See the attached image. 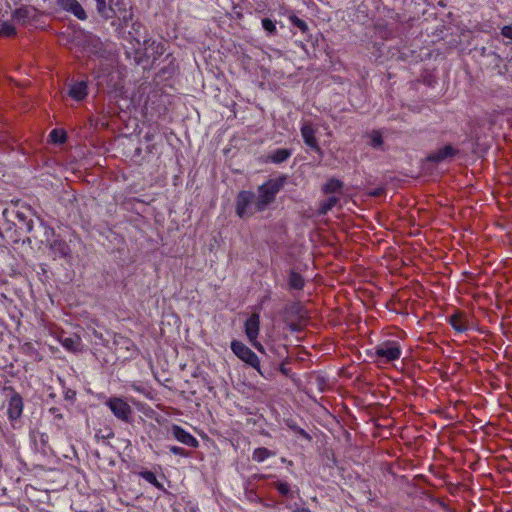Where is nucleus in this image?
<instances>
[{
  "label": "nucleus",
  "mask_w": 512,
  "mask_h": 512,
  "mask_svg": "<svg viewBox=\"0 0 512 512\" xmlns=\"http://www.w3.org/2000/svg\"><path fill=\"white\" fill-rule=\"evenodd\" d=\"M260 328V316L257 313H253L245 322L244 330L245 334L252 344V346L259 352L264 353L263 345L257 341Z\"/></svg>",
  "instance_id": "39448f33"
},
{
  "label": "nucleus",
  "mask_w": 512,
  "mask_h": 512,
  "mask_svg": "<svg viewBox=\"0 0 512 512\" xmlns=\"http://www.w3.org/2000/svg\"><path fill=\"white\" fill-rule=\"evenodd\" d=\"M57 3L63 10L72 13L78 19L87 18L85 10L77 0H57Z\"/></svg>",
  "instance_id": "f8f14e48"
},
{
  "label": "nucleus",
  "mask_w": 512,
  "mask_h": 512,
  "mask_svg": "<svg viewBox=\"0 0 512 512\" xmlns=\"http://www.w3.org/2000/svg\"><path fill=\"white\" fill-rule=\"evenodd\" d=\"M367 137L369 138V145L373 148H382L383 146V137L382 134L377 131L373 130L372 132L367 134Z\"/></svg>",
  "instance_id": "393cba45"
},
{
  "label": "nucleus",
  "mask_w": 512,
  "mask_h": 512,
  "mask_svg": "<svg viewBox=\"0 0 512 512\" xmlns=\"http://www.w3.org/2000/svg\"><path fill=\"white\" fill-rule=\"evenodd\" d=\"M169 451L175 455H179V456H182V457H188L189 456V451L185 450L184 448L182 447H178V446H169Z\"/></svg>",
  "instance_id": "2f4dec72"
},
{
  "label": "nucleus",
  "mask_w": 512,
  "mask_h": 512,
  "mask_svg": "<svg viewBox=\"0 0 512 512\" xmlns=\"http://www.w3.org/2000/svg\"><path fill=\"white\" fill-rule=\"evenodd\" d=\"M276 453L274 451H271L265 447H259V448H256L254 451H253V454H252V459L255 461V462H263L265 461L266 459L272 457V456H275Z\"/></svg>",
  "instance_id": "aec40b11"
},
{
  "label": "nucleus",
  "mask_w": 512,
  "mask_h": 512,
  "mask_svg": "<svg viewBox=\"0 0 512 512\" xmlns=\"http://www.w3.org/2000/svg\"><path fill=\"white\" fill-rule=\"evenodd\" d=\"M64 348L69 351L75 352L79 349L80 338L79 337H65L61 340Z\"/></svg>",
  "instance_id": "a878e982"
},
{
  "label": "nucleus",
  "mask_w": 512,
  "mask_h": 512,
  "mask_svg": "<svg viewBox=\"0 0 512 512\" xmlns=\"http://www.w3.org/2000/svg\"><path fill=\"white\" fill-rule=\"evenodd\" d=\"M50 138L53 143L62 144L66 141V132L64 130L53 129L50 132Z\"/></svg>",
  "instance_id": "cd10ccee"
},
{
  "label": "nucleus",
  "mask_w": 512,
  "mask_h": 512,
  "mask_svg": "<svg viewBox=\"0 0 512 512\" xmlns=\"http://www.w3.org/2000/svg\"><path fill=\"white\" fill-rule=\"evenodd\" d=\"M272 486L278 491V493L281 496L287 497V498H293V492L291 489V486L286 481H275Z\"/></svg>",
  "instance_id": "4be33fe9"
},
{
  "label": "nucleus",
  "mask_w": 512,
  "mask_h": 512,
  "mask_svg": "<svg viewBox=\"0 0 512 512\" xmlns=\"http://www.w3.org/2000/svg\"><path fill=\"white\" fill-rule=\"evenodd\" d=\"M402 350L398 341L388 340L375 347V356L378 362L390 363L401 357Z\"/></svg>",
  "instance_id": "f03ea898"
},
{
  "label": "nucleus",
  "mask_w": 512,
  "mask_h": 512,
  "mask_svg": "<svg viewBox=\"0 0 512 512\" xmlns=\"http://www.w3.org/2000/svg\"><path fill=\"white\" fill-rule=\"evenodd\" d=\"M171 433L173 437L184 445L192 448L199 446V441L188 431L177 424L171 426Z\"/></svg>",
  "instance_id": "9d476101"
},
{
  "label": "nucleus",
  "mask_w": 512,
  "mask_h": 512,
  "mask_svg": "<svg viewBox=\"0 0 512 512\" xmlns=\"http://www.w3.org/2000/svg\"><path fill=\"white\" fill-rule=\"evenodd\" d=\"M262 27L264 28V30H266L269 34H274L276 32V25L275 23L269 19V18H264L262 19Z\"/></svg>",
  "instance_id": "7c9ffc66"
},
{
  "label": "nucleus",
  "mask_w": 512,
  "mask_h": 512,
  "mask_svg": "<svg viewBox=\"0 0 512 512\" xmlns=\"http://www.w3.org/2000/svg\"><path fill=\"white\" fill-rule=\"evenodd\" d=\"M292 512H311V511L307 508L302 507V508H296Z\"/></svg>",
  "instance_id": "c9c22d12"
},
{
  "label": "nucleus",
  "mask_w": 512,
  "mask_h": 512,
  "mask_svg": "<svg viewBox=\"0 0 512 512\" xmlns=\"http://www.w3.org/2000/svg\"><path fill=\"white\" fill-rule=\"evenodd\" d=\"M285 178L269 179L267 182L258 187L257 195H255V209L264 211L271 203L274 202L276 195L283 188Z\"/></svg>",
  "instance_id": "f257e3e1"
},
{
  "label": "nucleus",
  "mask_w": 512,
  "mask_h": 512,
  "mask_svg": "<svg viewBox=\"0 0 512 512\" xmlns=\"http://www.w3.org/2000/svg\"><path fill=\"white\" fill-rule=\"evenodd\" d=\"M302 138L307 146L317 153H321V148L316 138L317 128L310 121H302L300 127Z\"/></svg>",
  "instance_id": "0eeeda50"
},
{
  "label": "nucleus",
  "mask_w": 512,
  "mask_h": 512,
  "mask_svg": "<svg viewBox=\"0 0 512 512\" xmlns=\"http://www.w3.org/2000/svg\"><path fill=\"white\" fill-rule=\"evenodd\" d=\"M456 154V150L451 145H446L437 151L431 153L427 159L428 161L439 163L449 157H453Z\"/></svg>",
  "instance_id": "2eb2a0df"
},
{
  "label": "nucleus",
  "mask_w": 512,
  "mask_h": 512,
  "mask_svg": "<svg viewBox=\"0 0 512 512\" xmlns=\"http://www.w3.org/2000/svg\"><path fill=\"white\" fill-rule=\"evenodd\" d=\"M144 50L145 56L155 61L164 53V45L159 41L148 39L144 41Z\"/></svg>",
  "instance_id": "ddd939ff"
},
{
  "label": "nucleus",
  "mask_w": 512,
  "mask_h": 512,
  "mask_svg": "<svg viewBox=\"0 0 512 512\" xmlns=\"http://www.w3.org/2000/svg\"><path fill=\"white\" fill-rule=\"evenodd\" d=\"M96 2V9L97 12L101 17L108 20L115 17V12L113 9H115L112 6L111 0L109 1V5H106V0H95Z\"/></svg>",
  "instance_id": "dca6fc26"
},
{
  "label": "nucleus",
  "mask_w": 512,
  "mask_h": 512,
  "mask_svg": "<svg viewBox=\"0 0 512 512\" xmlns=\"http://www.w3.org/2000/svg\"><path fill=\"white\" fill-rule=\"evenodd\" d=\"M449 323L457 332H464L468 328L464 314L461 312H456L451 315L449 318Z\"/></svg>",
  "instance_id": "f3484780"
},
{
  "label": "nucleus",
  "mask_w": 512,
  "mask_h": 512,
  "mask_svg": "<svg viewBox=\"0 0 512 512\" xmlns=\"http://www.w3.org/2000/svg\"><path fill=\"white\" fill-rule=\"evenodd\" d=\"M342 187H343L342 181H340L336 178H331L323 185L322 191L325 194H332V193H336V192L341 193Z\"/></svg>",
  "instance_id": "a211bd4d"
},
{
  "label": "nucleus",
  "mask_w": 512,
  "mask_h": 512,
  "mask_svg": "<svg viewBox=\"0 0 512 512\" xmlns=\"http://www.w3.org/2000/svg\"><path fill=\"white\" fill-rule=\"evenodd\" d=\"M88 94L86 81H78L70 85L68 95L76 101H82Z\"/></svg>",
  "instance_id": "4468645a"
},
{
  "label": "nucleus",
  "mask_w": 512,
  "mask_h": 512,
  "mask_svg": "<svg viewBox=\"0 0 512 512\" xmlns=\"http://www.w3.org/2000/svg\"><path fill=\"white\" fill-rule=\"evenodd\" d=\"M3 215L5 217H14L15 219H17L19 223L18 227L20 229H25L27 232H30L33 229V221L28 218L26 211H23L20 208L11 210L6 209L3 212ZM15 225L17 226L16 223Z\"/></svg>",
  "instance_id": "9b49d317"
},
{
  "label": "nucleus",
  "mask_w": 512,
  "mask_h": 512,
  "mask_svg": "<svg viewBox=\"0 0 512 512\" xmlns=\"http://www.w3.org/2000/svg\"><path fill=\"white\" fill-rule=\"evenodd\" d=\"M231 350L239 359L256 369L260 375H263L258 356L243 342L233 340L231 342Z\"/></svg>",
  "instance_id": "7ed1b4c3"
},
{
  "label": "nucleus",
  "mask_w": 512,
  "mask_h": 512,
  "mask_svg": "<svg viewBox=\"0 0 512 512\" xmlns=\"http://www.w3.org/2000/svg\"><path fill=\"white\" fill-rule=\"evenodd\" d=\"M0 35L3 37H12L16 35L15 27L8 23L4 22L0 25Z\"/></svg>",
  "instance_id": "c85d7f7f"
},
{
  "label": "nucleus",
  "mask_w": 512,
  "mask_h": 512,
  "mask_svg": "<svg viewBox=\"0 0 512 512\" xmlns=\"http://www.w3.org/2000/svg\"><path fill=\"white\" fill-rule=\"evenodd\" d=\"M9 390L11 391V396L8 401L7 414L11 421H15L22 415L24 406L23 399L21 395L15 392L12 388Z\"/></svg>",
  "instance_id": "1a4fd4ad"
},
{
  "label": "nucleus",
  "mask_w": 512,
  "mask_h": 512,
  "mask_svg": "<svg viewBox=\"0 0 512 512\" xmlns=\"http://www.w3.org/2000/svg\"><path fill=\"white\" fill-rule=\"evenodd\" d=\"M140 475L144 480L156 488H162V485L158 482L156 475L152 471H143Z\"/></svg>",
  "instance_id": "c756f323"
},
{
  "label": "nucleus",
  "mask_w": 512,
  "mask_h": 512,
  "mask_svg": "<svg viewBox=\"0 0 512 512\" xmlns=\"http://www.w3.org/2000/svg\"><path fill=\"white\" fill-rule=\"evenodd\" d=\"M255 194L251 191H241L236 197V214L242 218H248L258 212L255 209Z\"/></svg>",
  "instance_id": "20e7f679"
},
{
  "label": "nucleus",
  "mask_w": 512,
  "mask_h": 512,
  "mask_svg": "<svg viewBox=\"0 0 512 512\" xmlns=\"http://www.w3.org/2000/svg\"><path fill=\"white\" fill-rule=\"evenodd\" d=\"M112 6L115 8V17L118 18L122 27H127L128 24L133 20V10L131 7H127L125 0H111Z\"/></svg>",
  "instance_id": "6e6552de"
},
{
  "label": "nucleus",
  "mask_w": 512,
  "mask_h": 512,
  "mask_svg": "<svg viewBox=\"0 0 512 512\" xmlns=\"http://www.w3.org/2000/svg\"><path fill=\"white\" fill-rule=\"evenodd\" d=\"M288 284L291 289L302 290L305 284L304 278L301 274L291 271L288 278Z\"/></svg>",
  "instance_id": "412c9836"
},
{
  "label": "nucleus",
  "mask_w": 512,
  "mask_h": 512,
  "mask_svg": "<svg viewBox=\"0 0 512 512\" xmlns=\"http://www.w3.org/2000/svg\"><path fill=\"white\" fill-rule=\"evenodd\" d=\"M339 198L336 196H330L326 200L322 201L319 204V213L322 215L327 214L333 207L338 203Z\"/></svg>",
  "instance_id": "5701e85b"
},
{
  "label": "nucleus",
  "mask_w": 512,
  "mask_h": 512,
  "mask_svg": "<svg viewBox=\"0 0 512 512\" xmlns=\"http://www.w3.org/2000/svg\"><path fill=\"white\" fill-rule=\"evenodd\" d=\"M289 21L294 27L298 28L302 33L308 32L309 27L307 23L304 20L297 17L296 15L290 16Z\"/></svg>",
  "instance_id": "bb28decb"
},
{
  "label": "nucleus",
  "mask_w": 512,
  "mask_h": 512,
  "mask_svg": "<svg viewBox=\"0 0 512 512\" xmlns=\"http://www.w3.org/2000/svg\"><path fill=\"white\" fill-rule=\"evenodd\" d=\"M32 10L33 9L26 6L20 7L13 12L12 17L16 21L24 24L32 17Z\"/></svg>",
  "instance_id": "6ab92c4d"
},
{
  "label": "nucleus",
  "mask_w": 512,
  "mask_h": 512,
  "mask_svg": "<svg viewBox=\"0 0 512 512\" xmlns=\"http://www.w3.org/2000/svg\"><path fill=\"white\" fill-rule=\"evenodd\" d=\"M49 411H50V413H52L54 415V418H56V419H62L63 418V415L60 413L58 408L52 407V408H50Z\"/></svg>",
  "instance_id": "72a5a7b5"
},
{
  "label": "nucleus",
  "mask_w": 512,
  "mask_h": 512,
  "mask_svg": "<svg viewBox=\"0 0 512 512\" xmlns=\"http://www.w3.org/2000/svg\"><path fill=\"white\" fill-rule=\"evenodd\" d=\"M106 405L119 420L126 423L131 421L132 409L122 398L111 397L106 401Z\"/></svg>",
  "instance_id": "423d86ee"
},
{
  "label": "nucleus",
  "mask_w": 512,
  "mask_h": 512,
  "mask_svg": "<svg viewBox=\"0 0 512 512\" xmlns=\"http://www.w3.org/2000/svg\"><path fill=\"white\" fill-rule=\"evenodd\" d=\"M59 247H60L59 250H60L61 255L63 257H65L68 254V250H69L68 246L65 245L64 243H59Z\"/></svg>",
  "instance_id": "f704fd0d"
},
{
  "label": "nucleus",
  "mask_w": 512,
  "mask_h": 512,
  "mask_svg": "<svg viewBox=\"0 0 512 512\" xmlns=\"http://www.w3.org/2000/svg\"><path fill=\"white\" fill-rule=\"evenodd\" d=\"M501 34L509 39H512V25H506L501 29Z\"/></svg>",
  "instance_id": "473e14b6"
},
{
  "label": "nucleus",
  "mask_w": 512,
  "mask_h": 512,
  "mask_svg": "<svg viewBox=\"0 0 512 512\" xmlns=\"http://www.w3.org/2000/svg\"><path fill=\"white\" fill-rule=\"evenodd\" d=\"M291 156V151L285 148L277 149L270 156V159L273 163H282L286 161Z\"/></svg>",
  "instance_id": "b1692460"
}]
</instances>
